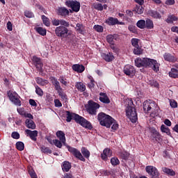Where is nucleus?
Masks as SVG:
<instances>
[{"instance_id": "nucleus-3", "label": "nucleus", "mask_w": 178, "mask_h": 178, "mask_svg": "<svg viewBox=\"0 0 178 178\" xmlns=\"http://www.w3.org/2000/svg\"><path fill=\"white\" fill-rule=\"evenodd\" d=\"M97 120L99 122V124L104 127L109 128L112 124H113V121L115 120L109 115H106L105 113H100L97 115Z\"/></svg>"}, {"instance_id": "nucleus-33", "label": "nucleus", "mask_w": 178, "mask_h": 178, "mask_svg": "<svg viewBox=\"0 0 178 178\" xmlns=\"http://www.w3.org/2000/svg\"><path fill=\"white\" fill-rule=\"evenodd\" d=\"M58 16H67L69 15V10L65 7H61L58 8Z\"/></svg>"}, {"instance_id": "nucleus-39", "label": "nucleus", "mask_w": 178, "mask_h": 178, "mask_svg": "<svg viewBox=\"0 0 178 178\" xmlns=\"http://www.w3.org/2000/svg\"><path fill=\"white\" fill-rule=\"evenodd\" d=\"M35 31L40 35H42L43 37L47 35V29L42 27H37L35 28Z\"/></svg>"}, {"instance_id": "nucleus-28", "label": "nucleus", "mask_w": 178, "mask_h": 178, "mask_svg": "<svg viewBox=\"0 0 178 178\" xmlns=\"http://www.w3.org/2000/svg\"><path fill=\"white\" fill-rule=\"evenodd\" d=\"M118 40V35H108L106 37V41L108 44H115V42Z\"/></svg>"}, {"instance_id": "nucleus-10", "label": "nucleus", "mask_w": 178, "mask_h": 178, "mask_svg": "<svg viewBox=\"0 0 178 178\" xmlns=\"http://www.w3.org/2000/svg\"><path fill=\"white\" fill-rule=\"evenodd\" d=\"M65 5L67 6V8H71V9L73 10V12H79L80 10V2L77 1H70L68 0L65 1Z\"/></svg>"}, {"instance_id": "nucleus-58", "label": "nucleus", "mask_w": 178, "mask_h": 178, "mask_svg": "<svg viewBox=\"0 0 178 178\" xmlns=\"http://www.w3.org/2000/svg\"><path fill=\"white\" fill-rule=\"evenodd\" d=\"M29 174L31 178H38L37 174L34 170H31L29 171Z\"/></svg>"}, {"instance_id": "nucleus-23", "label": "nucleus", "mask_w": 178, "mask_h": 178, "mask_svg": "<svg viewBox=\"0 0 178 178\" xmlns=\"http://www.w3.org/2000/svg\"><path fill=\"white\" fill-rule=\"evenodd\" d=\"M102 56L106 62H112L115 59V56H113V53H108L107 54L105 53H103L102 54Z\"/></svg>"}, {"instance_id": "nucleus-42", "label": "nucleus", "mask_w": 178, "mask_h": 178, "mask_svg": "<svg viewBox=\"0 0 178 178\" xmlns=\"http://www.w3.org/2000/svg\"><path fill=\"white\" fill-rule=\"evenodd\" d=\"M161 130L162 133H166L167 136H170L171 134L170 129H169V127H166L165 124L161 125Z\"/></svg>"}, {"instance_id": "nucleus-19", "label": "nucleus", "mask_w": 178, "mask_h": 178, "mask_svg": "<svg viewBox=\"0 0 178 178\" xmlns=\"http://www.w3.org/2000/svg\"><path fill=\"white\" fill-rule=\"evenodd\" d=\"M108 156H112V150L106 148L104 149L103 154H101V158L103 159V161H108Z\"/></svg>"}, {"instance_id": "nucleus-31", "label": "nucleus", "mask_w": 178, "mask_h": 178, "mask_svg": "<svg viewBox=\"0 0 178 178\" xmlns=\"http://www.w3.org/2000/svg\"><path fill=\"white\" fill-rule=\"evenodd\" d=\"M75 87L77 88L78 91H80V92H84L86 90V85H84L83 82H76Z\"/></svg>"}, {"instance_id": "nucleus-21", "label": "nucleus", "mask_w": 178, "mask_h": 178, "mask_svg": "<svg viewBox=\"0 0 178 178\" xmlns=\"http://www.w3.org/2000/svg\"><path fill=\"white\" fill-rule=\"evenodd\" d=\"M72 67V70H74V72H76V73H83V72L86 70V67L80 64H74Z\"/></svg>"}, {"instance_id": "nucleus-54", "label": "nucleus", "mask_w": 178, "mask_h": 178, "mask_svg": "<svg viewBox=\"0 0 178 178\" xmlns=\"http://www.w3.org/2000/svg\"><path fill=\"white\" fill-rule=\"evenodd\" d=\"M53 144H54V145L57 147V148H62V144L63 143H62V141L58 139H55V140H53Z\"/></svg>"}, {"instance_id": "nucleus-43", "label": "nucleus", "mask_w": 178, "mask_h": 178, "mask_svg": "<svg viewBox=\"0 0 178 178\" xmlns=\"http://www.w3.org/2000/svg\"><path fill=\"white\" fill-rule=\"evenodd\" d=\"M42 20L44 26H47V27H49V26H51V22H49V18L47 17V16L42 15Z\"/></svg>"}, {"instance_id": "nucleus-36", "label": "nucleus", "mask_w": 178, "mask_h": 178, "mask_svg": "<svg viewBox=\"0 0 178 178\" xmlns=\"http://www.w3.org/2000/svg\"><path fill=\"white\" fill-rule=\"evenodd\" d=\"M178 18L175 15H168V18L165 19L166 23L172 24L173 22H177Z\"/></svg>"}, {"instance_id": "nucleus-24", "label": "nucleus", "mask_w": 178, "mask_h": 178, "mask_svg": "<svg viewBox=\"0 0 178 178\" xmlns=\"http://www.w3.org/2000/svg\"><path fill=\"white\" fill-rule=\"evenodd\" d=\"M63 172H69L72 169V163L67 161H63L62 165Z\"/></svg>"}, {"instance_id": "nucleus-62", "label": "nucleus", "mask_w": 178, "mask_h": 178, "mask_svg": "<svg viewBox=\"0 0 178 178\" xmlns=\"http://www.w3.org/2000/svg\"><path fill=\"white\" fill-rule=\"evenodd\" d=\"M111 129H112V130H114V131L118 130V129H119V124L116 123L114 120L113 122Z\"/></svg>"}, {"instance_id": "nucleus-45", "label": "nucleus", "mask_w": 178, "mask_h": 178, "mask_svg": "<svg viewBox=\"0 0 178 178\" xmlns=\"http://www.w3.org/2000/svg\"><path fill=\"white\" fill-rule=\"evenodd\" d=\"M111 163L113 166H118V165L120 164V161L118 157H113L111 159Z\"/></svg>"}, {"instance_id": "nucleus-17", "label": "nucleus", "mask_w": 178, "mask_h": 178, "mask_svg": "<svg viewBox=\"0 0 178 178\" xmlns=\"http://www.w3.org/2000/svg\"><path fill=\"white\" fill-rule=\"evenodd\" d=\"M25 132L26 133V134H28V136H29L31 140H32L33 141H37V137L38 136V131H31L30 129H26Z\"/></svg>"}, {"instance_id": "nucleus-5", "label": "nucleus", "mask_w": 178, "mask_h": 178, "mask_svg": "<svg viewBox=\"0 0 178 178\" xmlns=\"http://www.w3.org/2000/svg\"><path fill=\"white\" fill-rule=\"evenodd\" d=\"M126 113L127 118L132 123H136L138 120V116L137 115V111L134 106H127Z\"/></svg>"}, {"instance_id": "nucleus-48", "label": "nucleus", "mask_w": 178, "mask_h": 178, "mask_svg": "<svg viewBox=\"0 0 178 178\" xmlns=\"http://www.w3.org/2000/svg\"><path fill=\"white\" fill-rule=\"evenodd\" d=\"M136 26L138 27V29H145V20L140 19L138 21Z\"/></svg>"}, {"instance_id": "nucleus-8", "label": "nucleus", "mask_w": 178, "mask_h": 178, "mask_svg": "<svg viewBox=\"0 0 178 178\" xmlns=\"http://www.w3.org/2000/svg\"><path fill=\"white\" fill-rule=\"evenodd\" d=\"M7 95L11 102H13V104L17 106H21L22 102L19 99V95H17L16 92H12L10 90L7 92Z\"/></svg>"}, {"instance_id": "nucleus-12", "label": "nucleus", "mask_w": 178, "mask_h": 178, "mask_svg": "<svg viewBox=\"0 0 178 178\" xmlns=\"http://www.w3.org/2000/svg\"><path fill=\"white\" fill-rule=\"evenodd\" d=\"M151 139L153 141H156V143H162V136L155 128H152L150 129Z\"/></svg>"}, {"instance_id": "nucleus-34", "label": "nucleus", "mask_w": 178, "mask_h": 178, "mask_svg": "<svg viewBox=\"0 0 178 178\" xmlns=\"http://www.w3.org/2000/svg\"><path fill=\"white\" fill-rule=\"evenodd\" d=\"M25 123L28 129H31V130H34V129H35V123L34 122V121L26 119Z\"/></svg>"}, {"instance_id": "nucleus-32", "label": "nucleus", "mask_w": 178, "mask_h": 178, "mask_svg": "<svg viewBox=\"0 0 178 178\" xmlns=\"http://www.w3.org/2000/svg\"><path fill=\"white\" fill-rule=\"evenodd\" d=\"M162 171L165 173V175H168V176H175L176 175V172L172 169H170L166 167L162 168Z\"/></svg>"}, {"instance_id": "nucleus-56", "label": "nucleus", "mask_w": 178, "mask_h": 178, "mask_svg": "<svg viewBox=\"0 0 178 178\" xmlns=\"http://www.w3.org/2000/svg\"><path fill=\"white\" fill-rule=\"evenodd\" d=\"M170 105L171 108H177V102L175 99L170 100Z\"/></svg>"}, {"instance_id": "nucleus-7", "label": "nucleus", "mask_w": 178, "mask_h": 178, "mask_svg": "<svg viewBox=\"0 0 178 178\" xmlns=\"http://www.w3.org/2000/svg\"><path fill=\"white\" fill-rule=\"evenodd\" d=\"M67 148L69 152L74 155L75 158H76L79 161H81L82 162H86V159L84 158V156H83V154L79 149L69 145L67 146Z\"/></svg>"}, {"instance_id": "nucleus-16", "label": "nucleus", "mask_w": 178, "mask_h": 178, "mask_svg": "<svg viewBox=\"0 0 178 178\" xmlns=\"http://www.w3.org/2000/svg\"><path fill=\"white\" fill-rule=\"evenodd\" d=\"M50 80L53 86H54V88L57 92L59 91H62V87H60V83L58 81V79L55 78V76L50 77Z\"/></svg>"}, {"instance_id": "nucleus-29", "label": "nucleus", "mask_w": 178, "mask_h": 178, "mask_svg": "<svg viewBox=\"0 0 178 178\" xmlns=\"http://www.w3.org/2000/svg\"><path fill=\"white\" fill-rule=\"evenodd\" d=\"M148 15H150L152 17H154V19H161L162 16H161V14L154 10H150L148 11Z\"/></svg>"}, {"instance_id": "nucleus-46", "label": "nucleus", "mask_w": 178, "mask_h": 178, "mask_svg": "<svg viewBox=\"0 0 178 178\" xmlns=\"http://www.w3.org/2000/svg\"><path fill=\"white\" fill-rule=\"evenodd\" d=\"M92 6L95 9H96V10H100V11L104 10V6H102V4L99 3H94L92 4Z\"/></svg>"}, {"instance_id": "nucleus-50", "label": "nucleus", "mask_w": 178, "mask_h": 178, "mask_svg": "<svg viewBox=\"0 0 178 178\" xmlns=\"http://www.w3.org/2000/svg\"><path fill=\"white\" fill-rule=\"evenodd\" d=\"M40 149L43 154H52V150L49 147L42 146Z\"/></svg>"}, {"instance_id": "nucleus-40", "label": "nucleus", "mask_w": 178, "mask_h": 178, "mask_svg": "<svg viewBox=\"0 0 178 178\" xmlns=\"http://www.w3.org/2000/svg\"><path fill=\"white\" fill-rule=\"evenodd\" d=\"M134 12H136V13H137L138 15H143V13H144V8L143 7V6L136 5L134 10Z\"/></svg>"}, {"instance_id": "nucleus-55", "label": "nucleus", "mask_w": 178, "mask_h": 178, "mask_svg": "<svg viewBox=\"0 0 178 178\" xmlns=\"http://www.w3.org/2000/svg\"><path fill=\"white\" fill-rule=\"evenodd\" d=\"M11 137L12 138H14V140H19V138H20V134L17 131H13L11 134Z\"/></svg>"}, {"instance_id": "nucleus-13", "label": "nucleus", "mask_w": 178, "mask_h": 178, "mask_svg": "<svg viewBox=\"0 0 178 178\" xmlns=\"http://www.w3.org/2000/svg\"><path fill=\"white\" fill-rule=\"evenodd\" d=\"M32 62L33 63V65L35 66L38 70H42L44 64L42 63V61H41V58L35 56L32 58Z\"/></svg>"}, {"instance_id": "nucleus-14", "label": "nucleus", "mask_w": 178, "mask_h": 178, "mask_svg": "<svg viewBox=\"0 0 178 178\" xmlns=\"http://www.w3.org/2000/svg\"><path fill=\"white\" fill-rule=\"evenodd\" d=\"M51 24H53L54 26H56V27H58V26H59V24H60V26H70V23H69V22H67L65 19H54L53 20H51Z\"/></svg>"}, {"instance_id": "nucleus-22", "label": "nucleus", "mask_w": 178, "mask_h": 178, "mask_svg": "<svg viewBox=\"0 0 178 178\" xmlns=\"http://www.w3.org/2000/svg\"><path fill=\"white\" fill-rule=\"evenodd\" d=\"M143 111L145 113H148L152 109V103L145 101L143 104Z\"/></svg>"}, {"instance_id": "nucleus-49", "label": "nucleus", "mask_w": 178, "mask_h": 178, "mask_svg": "<svg viewBox=\"0 0 178 178\" xmlns=\"http://www.w3.org/2000/svg\"><path fill=\"white\" fill-rule=\"evenodd\" d=\"M129 156H130V154H129V152H122L120 153V157L124 161H127V159H129Z\"/></svg>"}, {"instance_id": "nucleus-38", "label": "nucleus", "mask_w": 178, "mask_h": 178, "mask_svg": "<svg viewBox=\"0 0 178 178\" xmlns=\"http://www.w3.org/2000/svg\"><path fill=\"white\" fill-rule=\"evenodd\" d=\"M84 30H86V26H84L83 24H76V31H78L79 34H83Z\"/></svg>"}, {"instance_id": "nucleus-51", "label": "nucleus", "mask_w": 178, "mask_h": 178, "mask_svg": "<svg viewBox=\"0 0 178 178\" xmlns=\"http://www.w3.org/2000/svg\"><path fill=\"white\" fill-rule=\"evenodd\" d=\"M131 45L134 47V48H137V47H140L138 45V42H140V40L138 38H132L131 40Z\"/></svg>"}, {"instance_id": "nucleus-27", "label": "nucleus", "mask_w": 178, "mask_h": 178, "mask_svg": "<svg viewBox=\"0 0 178 178\" xmlns=\"http://www.w3.org/2000/svg\"><path fill=\"white\" fill-rule=\"evenodd\" d=\"M81 154L83 156V158H85L86 159H90V156L91 155V153L90 152V151L88 150V149L87 147H83L81 149Z\"/></svg>"}, {"instance_id": "nucleus-9", "label": "nucleus", "mask_w": 178, "mask_h": 178, "mask_svg": "<svg viewBox=\"0 0 178 178\" xmlns=\"http://www.w3.org/2000/svg\"><path fill=\"white\" fill-rule=\"evenodd\" d=\"M97 109H99V104L90 100L87 108L88 113L90 115H97Z\"/></svg>"}, {"instance_id": "nucleus-41", "label": "nucleus", "mask_w": 178, "mask_h": 178, "mask_svg": "<svg viewBox=\"0 0 178 178\" xmlns=\"http://www.w3.org/2000/svg\"><path fill=\"white\" fill-rule=\"evenodd\" d=\"M143 51H144V49L140 47V46H138L137 47H134L133 51L134 55H143Z\"/></svg>"}, {"instance_id": "nucleus-1", "label": "nucleus", "mask_w": 178, "mask_h": 178, "mask_svg": "<svg viewBox=\"0 0 178 178\" xmlns=\"http://www.w3.org/2000/svg\"><path fill=\"white\" fill-rule=\"evenodd\" d=\"M66 121L68 122H72V120H74L77 124H80L82 127L88 129V130H92V124H91V122L79 114L67 111H66Z\"/></svg>"}, {"instance_id": "nucleus-53", "label": "nucleus", "mask_w": 178, "mask_h": 178, "mask_svg": "<svg viewBox=\"0 0 178 178\" xmlns=\"http://www.w3.org/2000/svg\"><path fill=\"white\" fill-rule=\"evenodd\" d=\"M35 92L39 97H42V95H44V91H42V89L38 86H35Z\"/></svg>"}, {"instance_id": "nucleus-20", "label": "nucleus", "mask_w": 178, "mask_h": 178, "mask_svg": "<svg viewBox=\"0 0 178 178\" xmlns=\"http://www.w3.org/2000/svg\"><path fill=\"white\" fill-rule=\"evenodd\" d=\"M99 101L100 102H102L103 104H111V99H109V97H108V95L104 92H100L99 93Z\"/></svg>"}, {"instance_id": "nucleus-4", "label": "nucleus", "mask_w": 178, "mask_h": 178, "mask_svg": "<svg viewBox=\"0 0 178 178\" xmlns=\"http://www.w3.org/2000/svg\"><path fill=\"white\" fill-rule=\"evenodd\" d=\"M67 27H70V26H66L61 25L56 27L54 33L56 37L61 38V40H63V38H67L69 35H70V30H69Z\"/></svg>"}, {"instance_id": "nucleus-30", "label": "nucleus", "mask_w": 178, "mask_h": 178, "mask_svg": "<svg viewBox=\"0 0 178 178\" xmlns=\"http://www.w3.org/2000/svg\"><path fill=\"white\" fill-rule=\"evenodd\" d=\"M35 81H36L37 84H38L39 86H47V84H48L49 83L48 81V80L44 79L41 77H36Z\"/></svg>"}, {"instance_id": "nucleus-59", "label": "nucleus", "mask_w": 178, "mask_h": 178, "mask_svg": "<svg viewBox=\"0 0 178 178\" xmlns=\"http://www.w3.org/2000/svg\"><path fill=\"white\" fill-rule=\"evenodd\" d=\"M126 104L127 106H134V104L133 103V100L131 99H127L126 101Z\"/></svg>"}, {"instance_id": "nucleus-44", "label": "nucleus", "mask_w": 178, "mask_h": 178, "mask_svg": "<svg viewBox=\"0 0 178 178\" xmlns=\"http://www.w3.org/2000/svg\"><path fill=\"white\" fill-rule=\"evenodd\" d=\"M15 147L18 151H23L24 149V143L23 142L19 141L15 144Z\"/></svg>"}, {"instance_id": "nucleus-64", "label": "nucleus", "mask_w": 178, "mask_h": 178, "mask_svg": "<svg viewBox=\"0 0 178 178\" xmlns=\"http://www.w3.org/2000/svg\"><path fill=\"white\" fill-rule=\"evenodd\" d=\"M29 104L31 105V106H37V102L33 99H29Z\"/></svg>"}, {"instance_id": "nucleus-15", "label": "nucleus", "mask_w": 178, "mask_h": 178, "mask_svg": "<svg viewBox=\"0 0 178 178\" xmlns=\"http://www.w3.org/2000/svg\"><path fill=\"white\" fill-rule=\"evenodd\" d=\"M164 60L166 62H170L171 63H175L177 61V58L175 56V54H170V53H165L163 54Z\"/></svg>"}, {"instance_id": "nucleus-60", "label": "nucleus", "mask_w": 178, "mask_h": 178, "mask_svg": "<svg viewBox=\"0 0 178 178\" xmlns=\"http://www.w3.org/2000/svg\"><path fill=\"white\" fill-rule=\"evenodd\" d=\"M54 104H55V106L56 108H60L62 106V103L60 102V101L58 99L54 100Z\"/></svg>"}, {"instance_id": "nucleus-18", "label": "nucleus", "mask_w": 178, "mask_h": 178, "mask_svg": "<svg viewBox=\"0 0 178 178\" xmlns=\"http://www.w3.org/2000/svg\"><path fill=\"white\" fill-rule=\"evenodd\" d=\"M56 135L57 138L59 139L64 145H66V136H65V132H63V131H58L56 133Z\"/></svg>"}, {"instance_id": "nucleus-11", "label": "nucleus", "mask_w": 178, "mask_h": 178, "mask_svg": "<svg viewBox=\"0 0 178 178\" xmlns=\"http://www.w3.org/2000/svg\"><path fill=\"white\" fill-rule=\"evenodd\" d=\"M123 72L126 76H129L131 79H133L136 75V68L133 65H126L124 67Z\"/></svg>"}, {"instance_id": "nucleus-6", "label": "nucleus", "mask_w": 178, "mask_h": 178, "mask_svg": "<svg viewBox=\"0 0 178 178\" xmlns=\"http://www.w3.org/2000/svg\"><path fill=\"white\" fill-rule=\"evenodd\" d=\"M145 171L150 176V178H161V173H159L158 168L153 165L146 166Z\"/></svg>"}, {"instance_id": "nucleus-47", "label": "nucleus", "mask_w": 178, "mask_h": 178, "mask_svg": "<svg viewBox=\"0 0 178 178\" xmlns=\"http://www.w3.org/2000/svg\"><path fill=\"white\" fill-rule=\"evenodd\" d=\"M58 94L59 97H60L61 99L64 101V102H67V95H66V93L62 92V90H60L59 92H58Z\"/></svg>"}, {"instance_id": "nucleus-57", "label": "nucleus", "mask_w": 178, "mask_h": 178, "mask_svg": "<svg viewBox=\"0 0 178 178\" xmlns=\"http://www.w3.org/2000/svg\"><path fill=\"white\" fill-rule=\"evenodd\" d=\"M24 16L29 18L34 17V13H33L31 11H25Z\"/></svg>"}, {"instance_id": "nucleus-61", "label": "nucleus", "mask_w": 178, "mask_h": 178, "mask_svg": "<svg viewBox=\"0 0 178 178\" xmlns=\"http://www.w3.org/2000/svg\"><path fill=\"white\" fill-rule=\"evenodd\" d=\"M165 3V5L170 6L172 5H175V3H176V1L175 0H166Z\"/></svg>"}, {"instance_id": "nucleus-26", "label": "nucleus", "mask_w": 178, "mask_h": 178, "mask_svg": "<svg viewBox=\"0 0 178 178\" xmlns=\"http://www.w3.org/2000/svg\"><path fill=\"white\" fill-rule=\"evenodd\" d=\"M147 83L149 86H150V87H153L154 88H159V83L152 78L147 79Z\"/></svg>"}, {"instance_id": "nucleus-52", "label": "nucleus", "mask_w": 178, "mask_h": 178, "mask_svg": "<svg viewBox=\"0 0 178 178\" xmlns=\"http://www.w3.org/2000/svg\"><path fill=\"white\" fill-rule=\"evenodd\" d=\"M94 30L97 31V33H103L104 32V26L101 25H95L93 26Z\"/></svg>"}, {"instance_id": "nucleus-63", "label": "nucleus", "mask_w": 178, "mask_h": 178, "mask_svg": "<svg viewBox=\"0 0 178 178\" xmlns=\"http://www.w3.org/2000/svg\"><path fill=\"white\" fill-rule=\"evenodd\" d=\"M7 29L9 31H12L13 30V25L12 24V22H10V21H8L7 22Z\"/></svg>"}, {"instance_id": "nucleus-2", "label": "nucleus", "mask_w": 178, "mask_h": 178, "mask_svg": "<svg viewBox=\"0 0 178 178\" xmlns=\"http://www.w3.org/2000/svg\"><path fill=\"white\" fill-rule=\"evenodd\" d=\"M135 65L137 67H151L154 72H159V63L156 60L151 58H137L135 60Z\"/></svg>"}, {"instance_id": "nucleus-35", "label": "nucleus", "mask_w": 178, "mask_h": 178, "mask_svg": "<svg viewBox=\"0 0 178 178\" xmlns=\"http://www.w3.org/2000/svg\"><path fill=\"white\" fill-rule=\"evenodd\" d=\"M169 76L172 79H178V70L176 68H171L169 72Z\"/></svg>"}, {"instance_id": "nucleus-37", "label": "nucleus", "mask_w": 178, "mask_h": 178, "mask_svg": "<svg viewBox=\"0 0 178 178\" xmlns=\"http://www.w3.org/2000/svg\"><path fill=\"white\" fill-rule=\"evenodd\" d=\"M145 22V29H147L148 30H151L154 29V22L151 20L150 19H146Z\"/></svg>"}, {"instance_id": "nucleus-25", "label": "nucleus", "mask_w": 178, "mask_h": 178, "mask_svg": "<svg viewBox=\"0 0 178 178\" xmlns=\"http://www.w3.org/2000/svg\"><path fill=\"white\" fill-rule=\"evenodd\" d=\"M105 23L108 24V26H116V24H118V18L109 17L107 19H106Z\"/></svg>"}]
</instances>
